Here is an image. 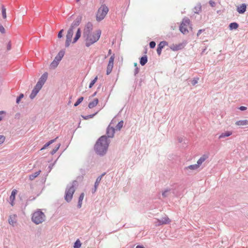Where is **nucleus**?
Instances as JSON below:
<instances>
[{
	"label": "nucleus",
	"mask_w": 248,
	"mask_h": 248,
	"mask_svg": "<svg viewBox=\"0 0 248 248\" xmlns=\"http://www.w3.org/2000/svg\"><path fill=\"white\" fill-rule=\"evenodd\" d=\"M97 113H98V111H96V112H95L94 113L92 114L88 115H87V116H84V115H81V116L84 120H88V119H89L90 118H93L95 115H96L97 114Z\"/></svg>",
	"instance_id": "nucleus-28"
},
{
	"label": "nucleus",
	"mask_w": 248,
	"mask_h": 248,
	"mask_svg": "<svg viewBox=\"0 0 248 248\" xmlns=\"http://www.w3.org/2000/svg\"><path fill=\"white\" fill-rule=\"evenodd\" d=\"M80 172L81 173V175L85 176L86 173V170L84 169H80Z\"/></svg>",
	"instance_id": "nucleus-46"
},
{
	"label": "nucleus",
	"mask_w": 248,
	"mask_h": 248,
	"mask_svg": "<svg viewBox=\"0 0 248 248\" xmlns=\"http://www.w3.org/2000/svg\"><path fill=\"white\" fill-rule=\"evenodd\" d=\"M146 63H140L142 66H144Z\"/></svg>",
	"instance_id": "nucleus-62"
},
{
	"label": "nucleus",
	"mask_w": 248,
	"mask_h": 248,
	"mask_svg": "<svg viewBox=\"0 0 248 248\" xmlns=\"http://www.w3.org/2000/svg\"><path fill=\"white\" fill-rule=\"evenodd\" d=\"M80 0H76L77 2H78Z\"/></svg>",
	"instance_id": "nucleus-64"
},
{
	"label": "nucleus",
	"mask_w": 248,
	"mask_h": 248,
	"mask_svg": "<svg viewBox=\"0 0 248 248\" xmlns=\"http://www.w3.org/2000/svg\"><path fill=\"white\" fill-rule=\"evenodd\" d=\"M115 128L109 124L106 129V135L99 137L94 145V150L97 155L103 156L106 154L110 143L108 138H113Z\"/></svg>",
	"instance_id": "nucleus-1"
},
{
	"label": "nucleus",
	"mask_w": 248,
	"mask_h": 248,
	"mask_svg": "<svg viewBox=\"0 0 248 248\" xmlns=\"http://www.w3.org/2000/svg\"><path fill=\"white\" fill-rule=\"evenodd\" d=\"M59 64V63H50L49 68L51 70H54L58 67Z\"/></svg>",
	"instance_id": "nucleus-35"
},
{
	"label": "nucleus",
	"mask_w": 248,
	"mask_h": 248,
	"mask_svg": "<svg viewBox=\"0 0 248 248\" xmlns=\"http://www.w3.org/2000/svg\"><path fill=\"white\" fill-rule=\"evenodd\" d=\"M136 248H145L142 245H137Z\"/></svg>",
	"instance_id": "nucleus-56"
},
{
	"label": "nucleus",
	"mask_w": 248,
	"mask_h": 248,
	"mask_svg": "<svg viewBox=\"0 0 248 248\" xmlns=\"http://www.w3.org/2000/svg\"><path fill=\"white\" fill-rule=\"evenodd\" d=\"M202 30H199L198 33H197V36H199L200 35V34L202 33Z\"/></svg>",
	"instance_id": "nucleus-57"
},
{
	"label": "nucleus",
	"mask_w": 248,
	"mask_h": 248,
	"mask_svg": "<svg viewBox=\"0 0 248 248\" xmlns=\"http://www.w3.org/2000/svg\"><path fill=\"white\" fill-rule=\"evenodd\" d=\"M64 31L63 29H62L58 33V37L59 38H61L62 37V33Z\"/></svg>",
	"instance_id": "nucleus-45"
},
{
	"label": "nucleus",
	"mask_w": 248,
	"mask_h": 248,
	"mask_svg": "<svg viewBox=\"0 0 248 248\" xmlns=\"http://www.w3.org/2000/svg\"><path fill=\"white\" fill-rule=\"evenodd\" d=\"M106 174V172H104L101 175H100L99 176H98L97 177V178H98L99 179H100V180H101L102 179V178Z\"/></svg>",
	"instance_id": "nucleus-54"
},
{
	"label": "nucleus",
	"mask_w": 248,
	"mask_h": 248,
	"mask_svg": "<svg viewBox=\"0 0 248 248\" xmlns=\"http://www.w3.org/2000/svg\"><path fill=\"white\" fill-rule=\"evenodd\" d=\"M84 197V193L82 192L80 194L79 197H78V203L77 205V207L78 208H80L81 207L82 201L83 200Z\"/></svg>",
	"instance_id": "nucleus-19"
},
{
	"label": "nucleus",
	"mask_w": 248,
	"mask_h": 248,
	"mask_svg": "<svg viewBox=\"0 0 248 248\" xmlns=\"http://www.w3.org/2000/svg\"><path fill=\"white\" fill-rule=\"evenodd\" d=\"M99 102L98 99L95 98L92 102H90L88 104V108H92L97 106Z\"/></svg>",
	"instance_id": "nucleus-17"
},
{
	"label": "nucleus",
	"mask_w": 248,
	"mask_h": 248,
	"mask_svg": "<svg viewBox=\"0 0 248 248\" xmlns=\"http://www.w3.org/2000/svg\"><path fill=\"white\" fill-rule=\"evenodd\" d=\"M183 47V45L182 44H178V45H173L170 46L171 49H172L173 51H177L179 49H182Z\"/></svg>",
	"instance_id": "nucleus-22"
},
{
	"label": "nucleus",
	"mask_w": 248,
	"mask_h": 248,
	"mask_svg": "<svg viewBox=\"0 0 248 248\" xmlns=\"http://www.w3.org/2000/svg\"><path fill=\"white\" fill-rule=\"evenodd\" d=\"M56 160L52 164H51L49 165V166H48V168L49 169V171H50L52 169L53 166H54V164L55 163Z\"/></svg>",
	"instance_id": "nucleus-53"
},
{
	"label": "nucleus",
	"mask_w": 248,
	"mask_h": 248,
	"mask_svg": "<svg viewBox=\"0 0 248 248\" xmlns=\"http://www.w3.org/2000/svg\"><path fill=\"white\" fill-rule=\"evenodd\" d=\"M64 55V51L63 50L60 51L57 55L55 58V59L54 60L53 62H58L60 61H61Z\"/></svg>",
	"instance_id": "nucleus-14"
},
{
	"label": "nucleus",
	"mask_w": 248,
	"mask_h": 248,
	"mask_svg": "<svg viewBox=\"0 0 248 248\" xmlns=\"http://www.w3.org/2000/svg\"><path fill=\"white\" fill-rule=\"evenodd\" d=\"M138 63H134V66L135 67V71H134V75L136 76L137 74L139 72V68L137 66Z\"/></svg>",
	"instance_id": "nucleus-41"
},
{
	"label": "nucleus",
	"mask_w": 248,
	"mask_h": 248,
	"mask_svg": "<svg viewBox=\"0 0 248 248\" xmlns=\"http://www.w3.org/2000/svg\"><path fill=\"white\" fill-rule=\"evenodd\" d=\"M100 181H101V180H100V179H99L97 178H96V181L94 183V188L92 189V193H94L95 192V191L97 188V187H98L99 183H100Z\"/></svg>",
	"instance_id": "nucleus-25"
},
{
	"label": "nucleus",
	"mask_w": 248,
	"mask_h": 248,
	"mask_svg": "<svg viewBox=\"0 0 248 248\" xmlns=\"http://www.w3.org/2000/svg\"><path fill=\"white\" fill-rule=\"evenodd\" d=\"M16 215H11L9 216L8 218V222L9 223L12 225L13 226H14V224L16 223Z\"/></svg>",
	"instance_id": "nucleus-15"
},
{
	"label": "nucleus",
	"mask_w": 248,
	"mask_h": 248,
	"mask_svg": "<svg viewBox=\"0 0 248 248\" xmlns=\"http://www.w3.org/2000/svg\"><path fill=\"white\" fill-rule=\"evenodd\" d=\"M19 116H20V113H17L16 114V118H19Z\"/></svg>",
	"instance_id": "nucleus-59"
},
{
	"label": "nucleus",
	"mask_w": 248,
	"mask_h": 248,
	"mask_svg": "<svg viewBox=\"0 0 248 248\" xmlns=\"http://www.w3.org/2000/svg\"><path fill=\"white\" fill-rule=\"evenodd\" d=\"M157 224L158 223H161V219H157Z\"/></svg>",
	"instance_id": "nucleus-60"
},
{
	"label": "nucleus",
	"mask_w": 248,
	"mask_h": 248,
	"mask_svg": "<svg viewBox=\"0 0 248 248\" xmlns=\"http://www.w3.org/2000/svg\"><path fill=\"white\" fill-rule=\"evenodd\" d=\"M247 6L245 4H242L237 8V11L239 14H243L246 10Z\"/></svg>",
	"instance_id": "nucleus-16"
},
{
	"label": "nucleus",
	"mask_w": 248,
	"mask_h": 248,
	"mask_svg": "<svg viewBox=\"0 0 248 248\" xmlns=\"http://www.w3.org/2000/svg\"><path fill=\"white\" fill-rule=\"evenodd\" d=\"M23 97H24V94H23V93H21L19 95V96H17V97L16 98V104H18L20 103V101H21V99H22V98H23Z\"/></svg>",
	"instance_id": "nucleus-37"
},
{
	"label": "nucleus",
	"mask_w": 248,
	"mask_h": 248,
	"mask_svg": "<svg viewBox=\"0 0 248 248\" xmlns=\"http://www.w3.org/2000/svg\"><path fill=\"white\" fill-rule=\"evenodd\" d=\"M239 109L241 111H244L247 109V108L245 106H241L239 108Z\"/></svg>",
	"instance_id": "nucleus-51"
},
{
	"label": "nucleus",
	"mask_w": 248,
	"mask_h": 248,
	"mask_svg": "<svg viewBox=\"0 0 248 248\" xmlns=\"http://www.w3.org/2000/svg\"><path fill=\"white\" fill-rule=\"evenodd\" d=\"M178 140L179 142L181 143L183 141V138H181V137H179V138H178Z\"/></svg>",
	"instance_id": "nucleus-55"
},
{
	"label": "nucleus",
	"mask_w": 248,
	"mask_h": 248,
	"mask_svg": "<svg viewBox=\"0 0 248 248\" xmlns=\"http://www.w3.org/2000/svg\"><path fill=\"white\" fill-rule=\"evenodd\" d=\"M171 220L168 217H162L161 219V223L156 224V226H160L163 224H168L170 222Z\"/></svg>",
	"instance_id": "nucleus-13"
},
{
	"label": "nucleus",
	"mask_w": 248,
	"mask_h": 248,
	"mask_svg": "<svg viewBox=\"0 0 248 248\" xmlns=\"http://www.w3.org/2000/svg\"><path fill=\"white\" fill-rule=\"evenodd\" d=\"M93 25L92 23L88 22L86 24L85 27L83 31V35L85 36L86 35L92 32V31L93 30Z\"/></svg>",
	"instance_id": "nucleus-10"
},
{
	"label": "nucleus",
	"mask_w": 248,
	"mask_h": 248,
	"mask_svg": "<svg viewBox=\"0 0 248 248\" xmlns=\"http://www.w3.org/2000/svg\"><path fill=\"white\" fill-rule=\"evenodd\" d=\"M198 168H199L198 165H197V164L190 165L186 167H185V170L190 169L192 170H196L197 169H198Z\"/></svg>",
	"instance_id": "nucleus-30"
},
{
	"label": "nucleus",
	"mask_w": 248,
	"mask_h": 248,
	"mask_svg": "<svg viewBox=\"0 0 248 248\" xmlns=\"http://www.w3.org/2000/svg\"><path fill=\"white\" fill-rule=\"evenodd\" d=\"M238 24L236 22L231 23L229 25V28L231 30H232L233 29L236 30L238 28Z\"/></svg>",
	"instance_id": "nucleus-29"
},
{
	"label": "nucleus",
	"mask_w": 248,
	"mask_h": 248,
	"mask_svg": "<svg viewBox=\"0 0 248 248\" xmlns=\"http://www.w3.org/2000/svg\"><path fill=\"white\" fill-rule=\"evenodd\" d=\"M76 24L74 23H73L71 25L70 29L68 30L66 37V41H65V46L66 47H68L69 46L70 43L72 41V38L73 37V33H74V26Z\"/></svg>",
	"instance_id": "nucleus-7"
},
{
	"label": "nucleus",
	"mask_w": 248,
	"mask_h": 248,
	"mask_svg": "<svg viewBox=\"0 0 248 248\" xmlns=\"http://www.w3.org/2000/svg\"><path fill=\"white\" fill-rule=\"evenodd\" d=\"M98 79V77L97 76H96L92 80L90 84H89V88H92V87L94 85V84L96 83V82L97 81Z\"/></svg>",
	"instance_id": "nucleus-36"
},
{
	"label": "nucleus",
	"mask_w": 248,
	"mask_h": 248,
	"mask_svg": "<svg viewBox=\"0 0 248 248\" xmlns=\"http://www.w3.org/2000/svg\"><path fill=\"white\" fill-rule=\"evenodd\" d=\"M100 87H101V85H100L98 87V88H97V90H99V89L100 88Z\"/></svg>",
	"instance_id": "nucleus-63"
},
{
	"label": "nucleus",
	"mask_w": 248,
	"mask_h": 248,
	"mask_svg": "<svg viewBox=\"0 0 248 248\" xmlns=\"http://www.w3.org/2000/svg\"><path fill=\"white\" fill-rule=\"evenodd\" d=\"M48 78V73L47 72H45L41 77L39 78L38 82L36 84L39 85L40 87H42Z\"/></svg>",
	"instance_id": "nucleus-8"
},
{
	"label": "nucleus",
	"mask_w": 248,
	"mask_h": 248,
	"mask_svg": "<svg viewBox=\"0 0 248 248\" xmlns=\"http://www.w3.org/2000/svg\"><path fill=\"white\" fill-rule=\"evenodd\" d=\"M97 94V92H94L92 95V97H93L95 96Z\"/></svg>",
	"instance_id": "nucleus-58"
},
{
	"label": "nucleus",
	"mask_w": 248,
	"mask_h": 248,
	"mask_svg": "<svg viewBox=\"0 0 248 248\" xmlns=\"http://www.w3.org/2000/svg\"><path fill=\"white\" fill-rule=\"evenodd\" d=\"M232 134V132L231 131H226L225 132L221 133L219 136V139L224 138L225 137H229Z\"/></svg>",
	"instance_id": "nucleus-26"
},
{
	"label": "nucleus",
	"mask_w": 248,
	"mask_h": 248,
	"mask_svg": "<svg viewBox=\"0 0 248 248\" xmlns=\"http://www.w3.org/2000/svg\"><path fill=\"white\" fill-rule=\"evenodd\" d=\"M42 87H40L37 84L34 86V88L32 90V92L30 95V97L31 99H33L37 95V94L39 93L40 90L41 89Z\"/></svg>",
	"instance_id": "nucleus-9"
},
{
	"label": "nucleus",
	"mask_w": 248,
	"mask_h": 248,
	"mask_svg": "<svg viewBox=\"0 0 248 248\" xmlns=\"http://www.w3.org/2000/svg\"><path fill=\"white\" fill-rule=\"evenodd\" d=\"M58 139V137H57L56 138L53 139V140H50V141H49L48 142H46L45 144H44V145L41 148V150H44L45 149H46L47 147H48L50 145H51V144H52L53 143H54L56 140Z\"/></svg>",
	"instance_id": "nucleus-20"
},
{
	"label": "nucleus",
	"mask_w": 248,
	"mask_h": 248,
	"mask_svg": "<svg viewBox=\"0 0 248 248\" xmlns=\"http://www.w3.org/2000/svg\"><path fill=\"white\" fill-rule=\"evenodd\" d=\"M6 112L4 111H0V121H2L3 117L1 116L2 114H5Z\"/></svg>",
	"instance_id": "nucleus-52"
},
{
	"label": "nucleus",
	"mask_w": 248,
	"mask_h": 248,
	"mask_svg": "<svg viewBox=\"0 0 248 248\" xmlns=\"http://www.w3.org/2000/svg\"><path fill=\"white\" fill-rule=\"evenodd\" d=\"M170 189H166L165 190L162 192V195L164 198L168 197V192L170 191Z\"/></svg>",
	"instance_id": "nucleus-40"
},
{
	"label": "nucleus",
	"mask_w": 248,
	"mask_h": 248,
	"mask_svg": "<svg viewBox=\"0 0 248 248\" xmlns=\"http://www.w3.org/2000/svg\"><path fill=\"white\" fill-rule=\"evenodd\" d=\"M83 99L84 97L83 96H81L78 98L77 101L74 104V107H77L78 105H79L83 101Z\"/></svg>",
	"instance_id": "nucleus-34"
},
{
	"label": "nucleus",
	"mask_w": 248,
	"mask_h": 248,
	"mask_svg": "<svg viewBox=\"0 0 248 248\" xmlns=\"http://www.w3.org/2000/svg\"><path fill=\"white\" fill-rule=\"evenodd\" d=\"M235 124L237 125H245L248 124V120H239L235 123Z\"/></svg>",
	"instance_id": "nucleus-24"
},
{
	"label": "nucleus",
	"mask_w": 248,
	"mask_h": 248,
	"mask_svg": "<svg viewBox=\"0 0 248 248\" xmlns=\"http://www.w3.org/2000/svg\"><path fill=\"white\" fill-rule=\"evenodd\" d=\"M46 218L45 214L38 209L32 214L31 220L35 224L38 225L45 221Z\"/></svg>",
	"instance_id": "nucleus-3"
},
{
	"label": "nucleus",
	"mask_w": 248,
	"mask_h": 248,
	"mask_svg": "<svg viewBox=\"0 0 248 248\" xmlns=\"http://www.w3.org/2000/svg\"><path fill=\"white\" fill-rule=\"evenodd\" d=\"M124 124V121L123 120L120 121L118 122L116 126H115L116 129L120 130L123 127Z\"/></svg>",
	"instance_id": "nucleus-32"
},
{
	"label": "nucleus",
	"mask_w": 248,
	"mask_h": 248,
	"mask_svg": "<svg viewBox=\"0 0 248 248\" xmlns=\"http://www.w3.org/2000/svg\"><path fill=\"white\" fill-rule=\"evenodd\" d=\"M108 54L109 55H111V50L110 49H109L108 50Z\"/></svg>",
	"instance_id": "nucleus-61"
},
{
	"label": "nucleus",
	"mask_w": 248,
	"mask_h": 248,
	"mask_svg": "<svg viewBox=\"0 0 248 248\" xmlns=\"http://www.w3.org/2000/svg\"><path fill=\"white\" fill-rule=\"evenodd\" d=\"M17 190L16 189H14L12 190L11 194L10 196V204L12 206H14V201L16 198V195L17 194Z\"/></svg>",
	"instance_id": "nucleus-12"
},
{
	"label": "nucleus",
	"mask_w": 248,
	"mask_h": 248,
	"mask_svg": "<svg viewBox=\"0 0 248 248\" xmlns=\"http://www.w3.org/2000/svg\"><path fill=\"white\" fill-rule=\"evenodd\" d=\"M61 143H59L55 147L54 149H53L51 152H50V154L51 155H54L56 152L57 151L59 150V149L60 148V147L61 146Z\"/></svg>",
	"instance_id": "nucleus-33"
},
{
	"label": "nucleus",
	"mask_w": 248,
	"mask_h": 248,
	"mask_svg": "<svg viewBox=\"0 0 248 248\" xmlns=\"http://www.w3.org/2000/svg\"><path fill=\"white\" fill-rule=\"evenodd\" d=\"M41 171V170H39L37 171H36V172L30 174L29 176L30 180H34L36 177H37L40 174Z\"/></svg>",
	"instance_id": "nucleus-21"
},
{
	"label": "nucleus",
	"mask_w": 248,
	"mask_h": 248,
	"mask_svg": "<svg viewBox=\"0 0 248 248\" xmlns=\"http://www.w3.org/2000/svg\"><path fill=\"white\" fill-rule=\"evenodd\" d=\"M5 140V137L3 135H0V145L2 144Z\"/></svg>",
	"instance_id": "nucleus-43"
},
{
	"label": "nucleus",
	"mask_w": 248,
	"mask_h": 248,
	"mask_svg": "<svg viewBox=\"0 0 248 248\" xmlns=\"http://www.w3.org/2000/svg\"><path fill=\"white\" fill-rule=\"evenodd\" d=\"M147 62V56L145 55L140 58V62Z\"/></svg>",
	"instance_id": "nucleus-44"
},
{
	"label": "nucleus",
	"mask_w": 248,
	"mask_h": 248,
	"mask_svg": "<svg viewBox=\"0 0 248 248\" xmlns=\"http://www.w3.org/2000/svg\"><path fill=\"white\" fill-rule=\"evenodd\" d=\"M199 79V78H198V77H196V78H194L192 79V80H191L190 81L191 82V84L193 85V86H194L195 85L197 82H198V80Z\"/></svg>",
	"instance_id": "nucleus-38"
},
{
	"label": "nucleus",
	"mask_w": 248,
	"mask_h": 248,
	"mask_svg": "<svg viewBox=\"0 0 248 248\" xmlns=\"http://www.w3.org/2000/svg\"><path fill=\"white\" fill-rule=\"evenodd\" d=\"M113 64L114 63H108L106 71V74L107 75H108L111 72L113 67Z\"/></svg>",
	"instance_id": "nucleus-23"
},
{
	"label": "nucleus",
	"mask_w": 248,
	"mask_h": 248,
	"mask_svg": "<svg viewBox=\"0 0 248 248\" xmlns=\"http://www.w3.org/2000/svg\"><path fill=\"white\" fill-rule=\"evenodd\" d=\"M76 184H77V181L74 180L71 186L67 185L66 186L65 191L64 200L67 202H70L72 201L73 194L76 190L74 186L76 185Z\"/></svg>",
	"instance_id": "nucleus-4"
},
{
	"label": "nucleus",
	"mask_w": 248,
	"mask_h": 248,
	"mask_svg": "<svg viewBox=\"0 0 248 248\" xmlns=\"http://www.w3.org/2000/svg\"><path fill=\"white\" fill-rule=\"evenodd\" d=\"M84 176L82 175L78 176L77 177V180L79 181H82L83 180V178H84Z\"/></svg>",
	"instance_id": "nucleus-49"
},
{
	"label": "nucleus",
	"mask_w": 248,
	"mask_h": 248,
	"mask_svg": "<svg viewBox=\"0 0 248 248\" xmlns=\"http://www.w3.org/2000/svg\"><path fill=\"white\" fill-rule=\"evenodd\" d=\"M12 48V44L11 41H9L6 45V48L7 50L9 51Z\"/></svg>",
	"instance_id": "nucleus-42"
},
{
	"label": "nucleus",
	"mask_w": 248,
	"mask_h": 248,
	"mask_svg": "<svg viewBox=\"0 0 248 248\" xmlns=\"http://www.w3.org/2000/svg\"><path fill=\"white\" fill-rule=\"evenodd\" d=\"M150 47L152 48H153L155 47V45H156V44L155 43V42L154 41H151L150 43Z\"/></svg>",
	"instance_id": "nucleus-47"
},
{
	"label": "nucleus",
	"mask_w": 248,
	"mask_h": 248,
	"mask_svg": "<svg viewBox=\"0 0 248 248\" xmlns=\"http://www.w3.org/2000/svg\"><path fill=\"white\" fill-rule=\"evenodd\" d=\"M114 58H115V55L114 54H113L112 55H111L110 57L109 58L108 62H114Z\"/></svg>",
	"instance_id": "nucleus-48"
},
{
	"label": "nucleus",
	"mask_w": 248,
	"mask_h": 248,
	"mask_svg": "<svg viewBox=\"0 0 248 248\" xmlns=\"http://www.w3.org/2000/svg\"><path fill=\"white\" fill-rule=\"evenodd\" d=\"M188 29H191L190 21L188 18H185L180 26V31L183 34H186L188 32Z\"/></svg>",
	"instance_id": "nucleus-6"
},
{
	"label": "nucleus",
	"mask_w": 248,
	"mask_h": 248,
	"mask_svg": "<svg viewBox=\"0 0 248 248\" xmlns=\"http://www.w3.org/2000/svg\"><path fill=\"white\" fill-rule=\"evenodd\" d=\"M168 45V43L166 41H161L158 45L157 48V53L160 55L161 53L162 48H163L166 46Z\"/></svg>",
	"instance_id": "nucleus-11"
},
{
	"label": "nucleus",
	"mask_w": 248,
	"mask_h": 248,
	"mask_svg": "<svg viewBox=\"0 0 248 248\" xmlns=\"http://www.w3.org/2000/svg\"><path fill=\"white\" fill-rule=\"evenodd\" d=\"M81 246V243L79 239H78L74 244V248H80Z\"/></svg>",
	"instance_id": "nucleus-31"
},
{
	"label": "nucleus",
	"mask_w": 248,
	"mask_h": 248,
	"mask_svg": "<svg viewBox=\"0 0 248 248\" xmlns=\"http://www.w3.org/2000/svg\"><path fill=\"white\" fill-rule=\"evenodd\" d=\"M208 156L207 155H203L202 157H201L197 161V165H198V167L207 158H208Z\"/></svg>",
	"instance_id": "nucleus-18"
},
{
	"label": "nucleus",
	"mask_w": 248,
	"mask_h": 248,
	"mask_svg": "<svg viewBox=\"0 0 248 248\" xmlns=\"http://www.w3.org/2000/svg\"><path fill=\"white\" fill-rule=\"evenodd\" d=\"M2 15L3 18L5 19L6 18V8L4 6L2 7Z\"/></svg>",
	"instance_id": "nucleus-39"
},
{
	"label": "nucleus",
	"mask_w": 248,
	"mask_h": 248,
	"mask_svg": "<svg viewBox=\"0 0 248 248\" xmlns=\"http://www.w3.org/2000/svg\"><path fill=\"white\" fill-rule=\"evenodd\" d=\"M81 35V31L79 28L78 29V31L76 32V36L74 39L73 43L76 42L78 39L80 38Z\"/></svg>",
	"instance_id": "nucleus-27"
},
{
	"label": "nucleus",
	"mask_w": 248,
	"mask_h": 248,
	"mask_svg": "<svg viewBox=\"0 0 248 248\" xmlns=\"http://www.w3.org/2000/svg\"><path fill=\"white\" fill-rule=\"evenodd\" d=\"M108 12V8L105 4H102L98 9L96 15V19L98 21L102 20Z\"/></svg>",
	"instance_id": "nucleus-5"
},
{
	"label": "nucleus",
	"mask_w": 248,
	"mask_h": 248,
	"mask_svg": "<svg viewBox=\"0 0 248 248\" xmlns=\"http://www.w3.org/2000/svg\"><path fill=\"white\" fill-rule=\"evenodd\" d=\"M0 31L2 33L5 32V29L2 25H0Z\"/></svg>",
	"instance_id": "nucleus-50"
},
{
	"label": "nucleus",
	"mask_w": 248,
	"mask_h": 248,
	"mask_svg": "<svg viewBox=\"0 0 248 248\" xmlns=\"http://www.w3.org/2000/svg\"><path fill=\"white\" fill-rule=\"evenodd\" d=\"M101 34V30H97L93 33L91 32L84 36L86 38V46H89L97 42L100 38Z\"/></svg>",
	"instance_id": "nucleus-2"
}]
</instances>
